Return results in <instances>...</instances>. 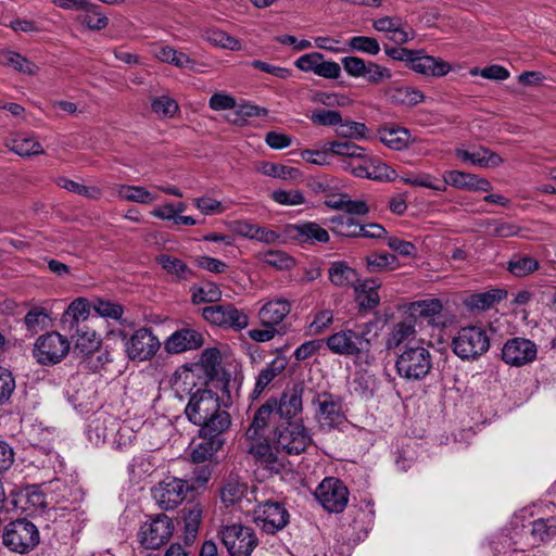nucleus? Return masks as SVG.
<instances>
[{"mask_svg":"<svg viewBox=\"0 0 556 556\" xmlns=\"http://www.w3.org/2000/svg\"><path fill=\"white\" fill-rule=\"evenodd\" d=\"M185 414L190 422L200 427L201 442L191 453L193 463L208 460L225 443L224 432L230 427L228 412L220 408L219 397L212 390H198L190 396Z\"/></svg>","mask_w":556,"mask_h":556,"instance_id":"f257e3e1","label":"nucleus"},{"mask_svg":"<svg viewBox=\"0 0 556 556\" xmlns=\"http://www.w3.org/2000/svg\"><path fill=\"white\" fill-rule=\"evenodd\" d=\"M395 368L399 376L408 381L425 379L432 368V355L421 344H405L397 354Z\"/></svg>","mask_w":556,"mask_h":556,"instance_id":"f03ea898","label":"nucleus"},{"mask_svg":"<svg viewBox=\"0 0 556 556\" xmlns=\"http://www.w3.org/2000/svg\"><path fill=\"white\" fill-rule=\"evenodd\" d=\"M40 542L37 526L26 518L9 522L2 533V543L11 552L27 554L34 551Z\"/></svg>","mask_w":556,"mask_h":556,"instance_id":"7ed1b4c3","label":"nucleus"},{"mask_svg":"<svg viewBox=\"0 0 556 556\" xmlns=\"http://www.w3.org/2000/svg\"><path fill=\"white\" fill-rule=\"evenodd\" d=\"M327 348L337 355L354 356L357 359L369 363L370 340L365 332L353 329H344L332 333L325 339Z\"/></svg>","mask_w":556,"mask_h":556,"instance_id":"20e7f679","label":"nucleus"},{"mask_svg":"<svg viewBox=\"0 0 556 556\" xmlns=\"http://www.w3.org/2000/svg\"><path fill=\"white\" fill-rule=\"evenodd\" d=\"M452 348L459 358L473 361L489 350L490 338L482 327H463L453 338Z\"/></svg>","mask_w":556,"mask_h":556,"instance_id":"39448f33","label":"nucleus"},{"mask_svg":"<svg viewBox=\"0 0 556 556\" xmlns=\"http://www.w3.org/2000/svg\"><path fill=\"white\" fill-rule=\"evenodd\" d=\"M218 535L230 556H250L258 545L255 531L241 523L222 527Z\"/></svg>","mask_w":556,"mask_h":556,"instance_id":"423d86ee","label":"nucleus"},{"mask_svg":"<svg viewBox=\"0 0 556 556\" xmlns=\"http://www.w3.org/2000/svg\"><path fill=\"white\" fill-rule=\"evenodd\" d=\"M274 435L277 448L289 455H300L312 442L303 421L278 424Z\"/></svg>","mask_w":556,"mask_h":556,"instance_id":"0eeeda50","label":"nucleus"},{"mask_svg":"<svg viewBox=\"0 0 556 556\" xmlns=\"http://www.w3.org/2000/svg\"><path fill=\"white\" fill-rule=\"evenodd\" d=\"M315 406V419L320 429L331 430L345 421L342 399L330 392H317L312 400Z\"/></svg>","mask_w":556,"mask_h":556,"instance_id":"6e6552de","label":"nucleus"},{"mask_svg":"<svg viewBox=\"0 0 556 556\" xmlns=\"http://www.w3.org/2000/svg\"><path fill=\"white\" fill-rule=\"evenodd\" d=\"M303 381L288 384L281 394L276 397L275 410L278 424L303 421V395L305 392Z\"/></svg>","mask_w":556,"mask_h":556,"instance_id":"1a4fd4ad","label":"nucleus"},{"mask_svg":"<svg viewBox=\"0 0 556 556\" xmlns=\"http://www.w3.org/2000/svg\"><path fill=\"white\" fill-rule=\"evenodd\" d=\"M173 532V520L167 515L161 513L149 516V520L141 525L138 540L142 547L157 549L170 540Z\"/></svg>","mask_w":556,"mask_h":556,"instance_id":"9d476101","label":"nucleus"},{"mask_svg":"<svg viewBox=\"0 0 556 556\" xmlns=\"http://www.w3.org/2000/svg\"><path fill=\"white\" fill-rule=\"evenodd\" d=\"M254 523L267 534H275L290 521V514L282 503L266 501L254 509Z\"/></svg>","mask_w":556,"mask_h":556,"instance_id":"9b49d317","label":"nucleus"},{"mask_svg":"<svg viewBox=\"0 0 556 556\" xmlns=\"http://www.w3.org/2000/svg\"><path fill=\"white\" fill-rule=\"evenodd\" d=\"M202 317L214 326L240 331L248 327V315L233 304H217L202 308Z\"/></svg>","mask_w":556,"mask_h":556,"instance_id":"f8f14e48","label":"nucleus"},{"mask_svg":"<svg viewBox=\"0 0 556 556\" xmlns=\"http://www.w3.org/2000/svg\"><path fill=\"white\" fill-rule=\"evenodd\" d=\"M68 351V340L59 332L52 331L37 339L33 353L41 365H54L60 363Z\"/></svg>","mask_w":556,"mask_h":556,"instance_id":"ddd939ff","label":"nucleus"},{"mask_svg":"<svg viewBox=\"0 0 556 556\" xmlns=\"http://www.w3.org/2000/svg\"><path fill=\"white\" fill-rule=\"evenodd\" d=\"M193 489L186 480L167 477L152 489V495L161 509L170 510L181 504L187 492Z\"/></svg>","mask_w":556,"mask_h":556,"instance_id":"4468645a","label":"nucleus"},{"mask_svg":"<svg viewBox=\"0 0 556 556\" xmlns=\"http://www.w3.org/2000/svg\"><path fill=\"white\" fill-rule=\"evenodd\" d=\"M315 497L325 510L338 514L348 505L349 490L341 480L329 477L317 486Z\"/></svg>","mask_w":556,"mask_h":556,"instance_id":"2eb2a0df","label":"nucleus"},{"mask_svg":"<svg viewBox=\"0 0 556 556\" xmlns=\"http://www.w3.org/2000/svg\"><path fill=\"white\" fill-rule=\"evenodd\" d=\"M160 346L159 339L146 327L136 330L125 343L127 356L138 362L151 359Z\"/></svg>","mask_w":556,"mask_h":556,"instance_id":"dca6fc26","label":"nucleus"},{"mask_svg":"<svg viewBox=\"0 0 556 556\" xmlns=\"http://www.w3.org/2000/svg\"><path fill=\"white\" fill-rule=\"evenodd\" d=\"M536 344L526 338L508 339L502 348V359L510 366L521 367L536 358Z\"/></svg>","mask_w":556,"mask_h":556,"instance_id":"f3484780","label":"nucleus"},{"mask_svg":"<svg viewBox=\"0 0 556 556\" xmlns=\"http://www.w3.org/2000/svg\"><path fill=\"white\" fill-rule=\"evenodd\" d=\"M204 343L201 332L192 328H181L173 332L164 342L168 354H180L200 349Z\"/></svg>","mask_w":556,"mask_h":556,"instance_id":"a211bd4d","label":"nucleus"},{"mask_svg":"<svg viewBox=\"0 0 556 556\" xmlns=\"http://www.w3.org/2000/svg\"><path fill=\"white\" fill-rule=\"evenodd\" d=\"M220 361L222 355L219 350L216 348L205 349L200 357V363L206 376L210 377L212 381L216 380V387H220L223 393L229 395L230 375L223 370L222 376L219 377Z\"/></svg>","mask_w":556,"mask_h":556,"instance_id":"6ab92c4d","label":"nucleus"},{"mask_svg":"<svg viewBox=\"0 0 556 556\" xmlns=\"http://www.w3.org/2000/svg\"><path fill=\"white\" fill-rule=\"evenodd\" d=\"M455 156L464 163H470L481 168H495L504 163L500 154L483 146L473 148L471 151L456 149Z\"/></svg>","mask_w":556,"mask_h":556,"instance_id":"aec40b11","label":"nucleus"},{"mask_svg":"<svg viewBox=\"0 0 556 556\" xmlns=\"http://www.w3.org/2000/svg\"><path fill=\"white\" fill-rule=\"evenodd\" d=\"M416 55L412 56L408 67L414 72L427 76L442 77L451 71V65L432 55L425 54L424 50H414Z\"/></svg>","mask_w":556,"mask_h":556,"instance_id":"412c9836","label":"nucleus"},{"mask_svg":"<svg viewBox=\"0 0 556 556\" xmlns=\"http://www.w3.org/2000/svg\"><path fill=\"white\" fill-rule=\"evenodd\" d=\"M276 396H270L263 405H261L253 416V420L247 430L248 439H255L270 424L278 426V416L275 410Z\"/></svg>","mask_w":556,"mask_h":556,"instance_id":"4be33fe9","label":"nucleus"},{"mask_svg":"<svg viewBox=\"0 0 556 556\" xmlns=\"http://www.w3.org/2000/svg\"><path fill=\"white\" fill-rule=\"evenodd\" d=\"M285 233L288 238L298 240L301 243H325L329 241L327 230L312 222L304 223L302 225H288Z\"/></svg>","mask_w":556,"mask_h":556,"instance_id":"5701e85b","label":"nucleus"},{"mask_svg":"<svg viewBox=\"0 0 556 556\" xmlns=\"http://www.w3.org/2000/svg\"><path fill=\"white\" fill-rule=\"evenodd\" d=\"M368 211H343L329 220L332 232L342 237H359L362 233V220L355 214H365Z\"/></svg>","mask_w":556,"mask_h":556,"instance_id":"b1692460","label":"nucleus"},{"mask_svg":"<svg viewBox=\"0 0 556 556\" xmlns=\"http://www.w3.org/2000/svg\"><path fill=\"white\" fill-rule=\"evenodd\" d=\"M444 182L456 188L477 191H489L492 189V185L488 179L460 170L445 172Z\"/></svg>","mask_w":556,"mask_h":556,"instance_id":"393cba45","label":"nucleus"},{"mask_svg":"<svg viewBox=\"0 0 556 556\" xmlns=\"http://www.w3.org/2000/svg\"><path fill=\"white\" fill-rule=\"evenodd\" d=\"M291 304L288 300L277 299L265 303L260 312L258 318L263 326H277L290 313Z\"/></svg>","mask_w":556,"mask_h":556,"instance_id":"a878e982","label":"nucleus"},{"mask_svg":"<svg viewBox=\"0 0 556 556\" xmlns=\"http://www.w3.org/2000/svg\"><path fill=\"white\" fill-rule=\"evenodd\" d=\"M288 366V359L285 356H277L264 367L255 382L253 394L261 395L265 389L280 375H282Z\"/></svg>","mask_w":556,"mask_h":556,"instance_id":"bb28decb","label":"nucleus"},{"mask_svg":"<svg viewBox=\"0 0 556 556\" xmlns=\"http://www.w3.org/2000/svg\"><path fill=\"white\" fill-rule=\"evenodd\" d=\"M180 518L184 521V541L186 545H192L199 532L202 521V508L199 504L186 505L179 511Z\"/></svg>","mask_w":556,"mask_h":556,"instance_id":"cd10ccee","label":"nucleus"},{"mask_svg":"<svg viewBox=\"0 0 556 556\" xmlns=\"http://www.w3.org/2000/svg\"><path fill=\"white\" fill-rule=\"evenodd\" d=\"M155 262L168 275L173 276L175 282L188 281L195 276V273L182 260L169 254L157 255Z\"/></svg>","mask_w":556,"mask_h":556,"instance_id":"c85d7f7f","label":"nucleus"},{"mask_svg":"<svg viewBox=\"0 0 556 556\" xmlns=\"http://www.w3.org/2000/svg\"><path fill=\"white\" fill-rule=\"evenodd\" d=\"M328 276L331 283L339 288L353 287L358 281L357 271L344 261L330 263Z\"/></svg>","mask_w":556,"mask_h":556,"instance_id":"c756f323","label":"nucleus"},{"mask_svg":"<svg viewBox=\"0 0 556 556\" xmlns=\"http://www.w3.org/2000/svg\"><path fill=\"white\" fill-rule=\"evenodd\" d=\"M415 326L416 320L410 316L405 320L394 324L387 340V348L391 350L399 348L401 344H409L416 337Z\"/></svg>","mask_w":556,"mask_h":556,"instance_id":"7c9ffc66","label":"nucleus"},{"mask_svg":"<svg viewBox=\"0 0 556 556\" xmlns=\"http://www.w3.org/2000/svg\"><path fill=\"white\" fill-rule=\"evenodd\" d=\"M7 147L14 153L23 157L40 155L45 150L39 141L33 136L16 135L7 143Z\"/></svg>","mask_w":556,"mask_h":556,"instance_id":"2f4dec72","label":"nucleus"},{"mask_svg":"<svg viewBox=\"0 0 556 556\" xmlns=\"http://www.w3.org/2000/svg\"><path fill=\"white\" fill-rule=\"evenodd\" d=\"M443 309V305L440 300L431 299V300H424L415 302L410 305V317L416 318H428V324L432 326H438L439 323L437 321V318L441 315V312Z\"/></svg>","mask_w":556,"mask_h":556,"instance_id":"473e14b6","label":"nucleus"},{"mask_svg":"<svg viewBox=\"0 0 556 556\" xmlns=\"http://www.w3.org/2000/svg\"><path fill=\"white\" fill-rule=\"evenodd\" d=\"M193 304L215 303L222 298L219 287L212 281H203L190 288Z\"/></svg>","mask_w":556,"mask_h":556,"instance_id":"72a5a7b5","label":"nucleus"},{"mask_svg":"<svg viewBox=\"0 0 556 556\" xmlns=\"http://www.w3.org/2000/svg\"><path fill=\"white\" fill-rule=\"evenodd\" d=\"M0 64L11 66L15 71L28 75H35L38 71V66L35 63L22 56L20 53L10 50H0Z\"/></svg>","mask_w":556,"mask_h":556,"instance_id":"f704fd0d","label":"nucleus"},{"mask_svg":"<svg viewBox=\"0 0 556 556\" xmlns=\"http://www.w3.org/2000/svg\"><path fill=\"white\" fill-rule=\"evenodd\" d=\"M533 543H544L556 538V517L539 518L532 522Z\"/></svg>","mask_w":556,"mask_h":556,"instance_id":"c9c22d12","label":"nucleus"},{"mask_svg":"<svg viewBox=\"0 0 556 556\" xmlns=\"http://www.w3.org/2000/svg\"><path fill=\"white\" fill-rule=\"evenodd\" d=\"M379 139L382 143L393 150H402L408 141V130L405 128L382 127L378 130Z\"/></svg>","mask_w":556,"mask_h":556,"instance_id":"e433bc0d","label":"nucleus"},{"mask_svg":"<svg viewBox=\"0 0 556 556\" xmlns=\"http://www.w3.org/2000/svg\"><path fill=\"white\" fill-rule=\"evenodd\" d=\"M539 262L528 255H514L508 262L506 269L516 277H526L539 269Z\"/></svg>","mask_w":556,"mask_h":556,"instance_id":"4c0bfd02","label":"nucleus"},{"mask_svg":"<svg viewBox=\"0 0 556 556\" xmlns=\"http://www.w3.org/2000/svg\"><path fill=\"white\" fill-rule=\"evenodd\" d=\"M258 260L278 270H287L295 265L294 258L281 250H267L258 253Z\"/></svg>","mask_w":556,"mask_h":556,"instance_id":"58836bf2","label":"nucleus"},{"mask_svg":"<svg viewBox=\"0 0 556 556\" xmlns=\"http://www.w3.org/2000/svg\"><path fill=\"white\" fill-rule=\"evenodd\" d=\"M118 197L122 200L136 202L139 204L150 205L153 204L156 195L146 188L140 186H121L118 189Z\"/></svg>","mask_w":556,"mask_h":556,"instance_id":"ea45409f","label":"nucleus"},{"mask_svg":"<svg viewBox=\"0 0 556 556\" xmlns=\"http://www.w3.org/2000/svg\"><path fill=\"white\" fill-rule=\"evenodd\" d=\"M355 292L361 307L372 309L378 306L380 299L374 282L365 281L355 286Z\"/></svg>","mask_w":556,"mask_h":556,"instance_id":"a19ab883","label":"nucleus"},{"mask_svg":"<svg viewBox=\"0 0 556 556\" xmlns=\"http://www.w3.org/2000/svg\"><path fill=\"white\" fill-rule=\"evenodd\" d=\"M90 8L83 9L78 20L81 24L86 25L91 30H101L109 24V18L99 11V7L94 3L89 2Z\"/></svg>","mask_w":556,"mask_h":556,"instance_id":"79ce46f5","label":"nucleus"},{"mask_svg":"<svg viewBox=\"0 0 556 556\" xmlns=\"http://www.w3.org/2000/svg\"><path fill=\"white\" fill-rule=\"evenodd\" d=\"M100 339L93 330L81 331L77 329L74 352L78 351L81 355H90L98 351Z\"/></svg>","mask_w":556,"mask_h":556,"instance_id":"37998d69","label":"nucleus"},{"mask_svg":"<svg viewBox=\"0 0 556 556\" xmlns=\"http://www.w3.org/2000/svg\"><path fill=\"white\" fill-rule=\"evenodd\" d=\"M367 179L377 181H391L395 178L396 173L379 159L370 156L368 160Z\"/></svg>","mask_w":556,"mask_h":556,"instance_id":"c03bdc74","label":"nucleus"},{"mask_svg":"<svg viewBox=\"0 0 556 556\" xmlns=\"http://www.w3.org/2000/svg\"><path fill=\"white\" fill-rule=\"evenodd\" d=\"M367 268L370 273H380L387 269H393L397 260L389 253H371L366 256Z\"/></svg>","mask_w":556,"mask_h":556,"instance_id":"a18cd8bd","label":"nucleus"},{"mask_svg":"<svg viewBox=\"0 0 556 556\" xmlns=\"http://www.w3.org/2000/svg\"><path fill=\"white\" fill-rule=\"evenodd\" d=\"M260 170L266 176L281 179H295L300 176L298 168L271 162L262 163Z\"/></svg>","mask_w":556,"mask_h":556,"instance_id":"49530a36","label":"nucleus"},{"mask_svg":"<svg viewBox=\"0 0 556 556\" xmlns=\"http://www.w3.org/2000/svg\"><path fill=\"white\" fill-rule=\"evenodd\" d=\"M327 149L330 153L336 155L345 156L348 161L363 156L365 149L351 141H331L327 143Z\"/></svg>","mask_w":556,"mask_h":556,"instance_id":"de8ad7c7","label":"nucleus"},{"mask_svg":"<svg viewBox=\"0 0 556 556\" xmlns=\"http://www.w3.org/2000/svg\"><path fill=\"white\" fill-rule=\"evenodd\" d=\"M350 50L366 53L369 55H377L381 48L378 40L368 36H354L348 41Z\"/></svg>","mask_w":556,"mask_h":556,"instance_id":"09e8293b","label":"nucleus"},{"mask_svg":"<svg viewBox=\"0 0 556 556\" xmlns=\"http://www.w3.org/2000/svg\"><path fill=\"white\" fill-rule=\"evenodd\" d=\"M325 205L329 208H368L363 200H352L346 193H331L326 197Z\"/></svg>","mask_w":556,"mask_h":556,"instance_id":"8fccbe9b","label":"nucleus"},{"mask_svg":"<svg viewBox=\"0 0 556 556\" xmlns=\"http://www.w3.org/2000/svg\"><path fill=\"white\" fill-rule=\"evenodd\" d=\"M501 290H491L488 292L476 293L469 296L467 305L471 308L486 309L502 300Z\"/></svg>","mask_w":556,"mask_h":556,"instance_id":"3c124183","label":"nucleus"},{"mask_svg":"<svg viewBox=\"0 0 556 556\" xmlns=\"http://www.w3.org/2000/svg\"><path fill=\"white\" fill-rule=\"evenodd\" d=\"M364 72L365 73L362 78L371 85H379L382 81L392 78V72L390 68L372 61L367 62L366 70Z\"/></svg>","mask_w":556,"mask_h":556,"instance_id":"603ef678","label":"nucleus"},{"mask_svg":"<svg viewBox=\"0 0 556 556\" xmlns=\"http://www.w3.org/2000/svg\"><path fill=\"white\" fill-rule=\"evenodd\" d=\"M206 39L215 47L229 49L231 51L241 49V43L238 39L219 29L207 31Z\"/></svg>","mask_w":556,"mask_h":556,"instance_id":"864d4df0","label":"nucleus"},{"mask_svg":"<svg viewBox=\"0 0 556 556\" xmlns=\"http://www.w3.org/2000/svg\"><path fill=\"white\" fill-rule=\"evenodd\" d=\"M151 109L161 118H172L179 110L177 102L167 96L154 98Z\"/></svg>","mask_w":556,"mask_h":556,"instance_id":"5fc2aeb1","label":"nucleus"},{"mask_svg":"<svg viewBox=\"0 0 556 556\" xmlns=\"http://www.w3.org/2000/svg\"><path fill=\"white\" fill-rule=\"evenodd\" d=\"M309 119L315 125L336 126L341 124L342 116L339 111L320 109L313 111Z\"/></svg>","mask_w":556,"mask_h":556,"instance_id":"6e6d98bb","label":"nucleus"},{"mask_svg":"<svg viewBox=\"0 0 556 556\" xmlns=\"http://www.w3.org/2000/svg\"><path fill=\"white\" fill-rule=\"evenodd\" d=\"M249 453L254 455L257 460L266 465H273L277 463V455L266 440L265 442L252 443L249 447Z\"/></svg>","mask_w":556,"mask_h":556,"instance_id":"4d7b16f0","label":"nucleus"},{"mask_svg":"<svg viewBox=\"0 0 556 556\" xmlns=\"http://www.w3.org/2000/svg\"><path fill=\"white\" fill-rule=\"evenodd\" d=\"M333 323V313L330 309H324L314 315L313 321L308 326V333L318 336L324 333Z\"/></svg>","mask_w":556,"mask_h":556,"instance_id":"13d9d810","label":"nucleus"},{"mask_svg":"<svg viewBox=\"0 0 556 556\" xmlns=\"http://www.w3.org/2000/svg\"><path fill=\"white\" fill-rule=\"evenodd\" d=\"M244 488L236 480H228L220 491V497L224 504L232 505L241 500Z\"/></svg>","mask_w":556,"mask_h":556,"instance_id":"bf43d9fd","label":"nucleus"},{"mask_svg":"<svg viewBox=\"0 0 556 556\" xmlns=\"http://www.w3.org/2000/svg\"><path fill=\"white\" fill-rule=\"evenodd\" d=\"M271 199L280 205H300L305 202L304 195L300 190H275L270 194Z\"/></svg>","mask_w":556,"mask_h":556,"instance_id":"052dcab7","label":"nucleus"},{"mask_svg":"<svg viewBox=\"0 0 556 556\" xmlns=\"http://www.w3.org/2000/svg\"><path fill=\"white\" fill-rule=\"evenodd\" d=\"M59 186L71 192L81 194L90 199H96L100 194V190L96 187H87L66 178H61L59 180Z\"/></svg>","mask_w":556,"mask_h":556,"instance_id":"680f3d73","label":"nucleus"},{"mask_svg":"<svg viewBox=\"0 0 556 556\" xmlns=\"http://www.w3.org/2000/svg\"><path fill=\"white\" fill-rule=\"evenodd\" d=\"M47 317L45 308L34 307L26 314L24 323L29 331L36 333L43 327Z\"/></svg>","mask_w":556,"mask_h":556,"instance_id":"e2e57ef3","label":"nucleus"},{"mask_svg":"<svg viewBox=\"0 0 556 556\" xmlns=\"http://www.w3.org/2000/svg\"><path fill=\"white\" fill-rule=\"evenodd\" d=\"M15 389V380L12 374L0 367V405L7 403Z\"/></svg>","mask_w":556,"mask_h":556,"instance_id":"0e129e2a","label":"nucleus"},{"mask_svg":"<svg viewBox=\"0 0 556 556\" xmlns=\"http://www.w3.org/2000/svg\"><path fill=\"white\" fill-rule=\"evenodd\" d=\"M323 59L324 54L319 52L306 53L295 61V66L303 72H313L316 74Z\"/></svg>","mask_w":556,"mask_h":556,"instance_id":"69168bd1","label":"nucleus"},{"mask_svg":"<svg viewBox=\"0 0 556 556\" xmlns=\"http://www.w3.org/2000/svg\"><path fill=\"white\" fill-rule=\"evenodd\" d=\"M344 71L352 77L359 78L364 75L367 62L358 56H344L341 59Z\"/></svg>","mask_w":556,"mask_h":556,"instance_id":"338daca9","label":"nucleus"},{"mask_svg":"<svg viewBox=\"0 0 556 556\" xmlns=\"http://www.w3.org/2000/svg\"><path fill=\"white\" fill-rule=\"evenodd\" d=\"M94 309L100 316L113 319H119L124 313L122 305L104 300H98Z\"/></svg>","mask_w":556,"mask_h":556,"instance_id":"774afa93","label":"nucleus"}]
</instances>
